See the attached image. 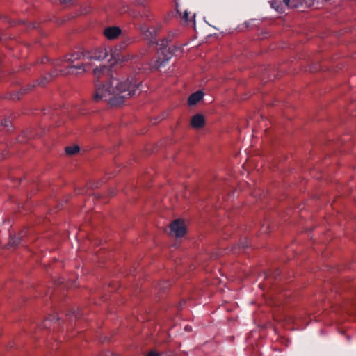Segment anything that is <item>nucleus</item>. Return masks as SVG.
<instances>
[{
	"mask_svg": "<svg viewBox=\"0 0 356 356\" xmlns=\"http://www.w3.org/2000/svg\"><path fill=\"white\" fill-rule=\"evenodd\" d=\"M138 89L139 83L133 78L124 81L113 78L105 83L96 86L94 99L96 102H108L112 106H119L135 95Z\"/></svg>",
	"mask_w": 356,
	"mask_h": 356,
	"instance_id": "f257e3e1",
	"label": "nucleus"
},
{
	"mask_svg": "<svg viewBox=\"0 0 356 356\" xmlns=\"http://www.w3.org/2000/svg\"><path fill=\"white\" fill-rule=\"evenodd\" d=\"M284 2L285 3V4H286V6H289L290 0H284Z\"/></svg>",
	"mask_w": 356,
	"mask_h": 356,
	"instance_id": "9d476101",
	"label": "nucleus"
},
{
	"mask_svg": "<svg viewBox=\"0 0 356 356\" xmlns=\"http://www.w3.org/2000/svg\"><path fill=\"white\" fill-rule=\"evenodd\" d=\"M190 14L191 13L188 11H185L184 13L183 17L187 22L191 21L195 17V15H193V16H190Z\"/></svg>",
	"mask_w": 356,
	"mask_h": 356,
	"instance_id": "6e6552de",
	"label": "nucleus"
},
{
	"mask_svg": "<svg viewBox=\"0 0 356 356\" xmlns=\"http://www.w3.org/2000/svg\"><path fill=\"white\" fill-rule=\"evenodd\" d=\"M204 118L201 114H196L191 118V124L195 129H200L204 125Z\"/></svg>",
	"mask_w": 356,
	"mask_h": 356,
	"instance_id": "39448f33",
	"label": "nucleus"
},
{
	"mask_svg": "<svg viewBox=\"0 0 356 356\" xmlns=\"http://www.w3.org/2000/svg\"><path fill=\"white\" fill-rule=\"evenodd\" d=\"M79 151V147L77 145L69 146L65 147V152L68 155H72Z\"/></svg>",
	"mask_w": 356,
	"mask_h": 356,
	"instance_id": "0eeeda50",
	"label": "nucleus"
},
{
	"mask_svg": "<svg viewBox=\"0 0 356 356\" xmlns=\"http://www.w3.org/2000/svg\"><path fill=\"white\" fill-rule=\"evenodd\" d=\"M122 59L119 58L118 60L119 61H124L125 60L124 56H122Z\"/></svg>",
	"mask_w": 356,
	"mask_h": 356,
	"instance_id": "9b49d317",
	"label": "nucleus"
},
{
	"mask_svg": "<svg viewBox=\"0 0 356 356\" xmlns=\"http://www.w3.org/2000/svg\"><path fill=\"white\" fill-rule=\"evenodd\" d=\"M170 234L176 237H181L186 232V227L184 222L181 220H174L170 226Z\"/></svg>",
	"mask_w": 356,
	"mask_h": 356,
	"instance_id": "7ed1b4c3",
	"label": "nucleus"
},
{
	"mask_svg": "<svg viewBox=\"0 0 356 356\" xmlns=\"http://www.w3.org/2000/svg\"><path fill=\"white\" fill-rule=\"evenodd\" d=\"M108 55L106 49H99L93 52L75 53L67 55L65 58L67 67L69 68V73L81 74L92 71L95 76L99 77L106 70L105 66L97 65L102 60L106 58Z\"/></svg>",
	"mask_w": 356,
	"mask_h": 356,
	"instance_id": "f03ea898",
	"label": "nucleus"
},
{
	"mask_svg": "<svg viewBox=\"0 0 356 356\" xmlns=\"http://www.w3.org/2000/svg\"><path fill=\"white\" fill-rule=\"evenodd\" d=\"M121 33V30L117 26L108 27L104 29V34L108 40L118 38Z\"/></svg>",
	"mask_w": 356,
	"mask_h": 356,
	"instance_id": "20e7f679",
	"label": "nucleus"
},
{
	"mask_svg": "<svg viewBox=\"0 0 356 356\" xmlns=\"http://www.w3.org/2000/svg\"><path fill=\"white\" fill-rule=\"evenodd\" d=\"M147 356H159V355L155 351H150L149 353H148Z\"/></svg>",
	"mask_w": 356,
	"mask_h": 356,
	"instance_id": "1a4fd4ad",
	"label": "nucleus"
},
{
	"mask_svg": "<svg viewBox=\"0 0 356 356\" xmlns=\"http://www.w3.org/2000/svg\"><path fill=\"white\" fill-rule=\"evenodd\" d=\"M203 92L201 91H197L191 94L188 99V104L190 106L195 105L199 102L203 97Z\"/></svg>",
	"mask_w": 356,
	"mask_h": 356,
	"instance_id": "423d86ee",
	"label": "nucleus"
}]
</instances>
